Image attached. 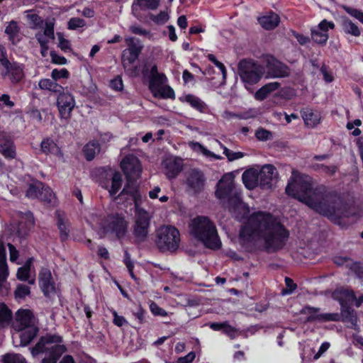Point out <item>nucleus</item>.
<instances>
[{
	"label": "nucleus",
	"mask_w": 363,
	"mask_h": 363,
	"mask_svg": "<svg viewBox=\"0 0 363 363\" xmlns=\"http://www.w3.org/2000/svg\"><path fill=\"white\" fill-rule=\"evenodd\" d=\"M286 193L337 224H340L341 219L355 215L353 206L344 202L336 194L327 191L324 186L314 188L309 176L295 171L286 187Z\"/></svg>",
	"instance_id": "obj_1"
},
{
	"label": "nucleus",
	"mask_w": 363,
	"mask_h": 363,
	"mask_svg": "<svg viewBox=\"0 0 363 363\" xmlns=\"http://www.w3.org/2000/svg\"><path fill=\"white\" fill-rule=\"evenodd\" d=\"M289 231L280 220L269 213H252L240 232V243L247 250L262 245L269 252L281 250L286 245Z\"/></svg>",
	"instance_id": "obj_2"
},
{
	"label": "nucleus",
	"mask_w": 363,
	"mask_h": 363,
	"mask_svg": "<svg viewBox=\"0 0 363 363\" xmlns=\"http://www.w3.org/2000/svg\"><path fill=\"white\" fill-rule=\"evenodd\" d=\"M190 233L197 240L211 250H218L221 247V241L214 223L206 216L194 218L189 225Z\"/></svg>",
	"instance_id": "obj_3"
},
{
	"label": "nucleus",
	"mask_w": 363,
	"mask_h": 363,
	"mask_svg": "<svg viewBox=\"0 0 363 363\" xmlns=\"http://www.w3.org/2000/svg\"><path fill=\"white\" fill-rule=\"evenodd\" d=\"M124 195H129L134 201L135 214L133 235L138 242H143L149 233L150 217L146 211L140 207L142 199L141 194L139 191L127 186L123 188L118 196L121 197Z\"/></svg>",
	"instance_id": "obj_4"
},
{
	"label": "nucleus",
	"mask_w": 363,
	"mask_h": 363,
	"mask_svg": "<svg viewBox=\"0 0 363 363\" xmlns=\"http://www.w3.org/2000/svg\"><path fill=\"white\" fill-rule=\"evenodd\" d=\"M62 338L56 334H47L42 336L35 347L30 348L33 356L40 353L49 352L48 355L42 359V363H57L59 358L64 354L67 348L62 345Z\"/></svg>",
	"instance_id": "obj_5"
},
{
	"label": "nucleus",
	"mask_w": 363,
	"mask_h": 363,
	"mask_svg": "<svg viewBox=\"0 0 363 363\" xmlns=\"http://www.w3.org/2000/svg\"><path fill=\"white\" fill-rule=\"evenodd\" d=\"M216 196L219 199H228L229 206H239L241 203V193L235 184L231 174H225L217 184ZM231 206H230V209Z\"/></svg>",
	"instance_id": "obj_6"
},
{
	"label": "nucleus",
	"mask_w": 363,
	"mask_h": 363,
	"mask_svg": "<svg viewBox=\"0 0 363 363\" xmlns=\"http://www.w3.org/2000/svg\"><path fill=\"white\" fill-rule=\"evenodd\" d=\"M263 72L262 67L252 60L244 59L238 65V73L247 89L259 81Z\"/></svg>",
	"instance_id": "obj_7"
},
{
	"label": "nucleus",
	"mask_w": 363,
	"mask_h": 363,
	"mask_svg": "<svg viewBox=\"0 0 363 363\" xmlns=\"http://www.w3.org/2000/svg\"><path fill=\"white\" fill-rule=\"evenodd\" d=\"M128 228V223L122 213H112L106 217L103 223L105 233L116 236L118 239L123 238Z\"/></svg>",
	"instance_id": "obj_8"
},
{
	"label": "nucleus",
	"mask_w": 363,
	"mask_h": 363,
	"mask_svg": "<svg viewBox=\"0 0 363 363\" xmlns=\"http://www.w3.org/2000/svg\"><path fill=\"white\" fill-rule=\"evenodd\" d=\"M121 166L128 181L124 187L129 186L130 188L138 191L132 184L133 182L140 177L142 172V166L138 158L134 155H129L123 159Z\"/></svg>",
	"instance_id": "obj_9"
},
{
	"label": "nucleus",
	"mask_w": 363,
	"mask_h": 363,
	"mask_svg": "<svg viewBox=\"0 0 363 363\" xmlns=\"http://www.w3.org/2000/svg\"><path fill=\"white\" fill-rule=\"evenodd\" d=\"M180 236L179 230L174 226L160 227V251L174 252L179 246Z\"/></svg>",
	"instance_id": "obj_10"
},
{
	"label": "nucleus",
	"mask_w": 363,
	"mask_h": 363,
	"mask_svg": "<svg viewBox=\"0 0 363 363\" xmlns=\"http://www.w3.org/2000/svg\"><path fill=\"white\" fill-rule=\"evenodd\" d=\"M143 75L145 79L148 82L149 89L153 96H159V74L157 65L151 62H146L143 69Z\"/></svg>",
	"instance_id": "obj_11"
},
{
	"label": "nucleus",
	"mask_w": 363,
	"mask_h": 363,
	"mask_svg": "<svg viewBox=\"0 0 363 363\" xmlns=\"http://www.w3.org/2000/svg\"><path fill=\"white\" fill-rule=\"evenodd\" d=\"M259 186L264 190L271 189L277 182L278 172L272 164H265L258 172Z\"/></svg>",
	"instance_id": "obj_12"
},
{
	"label": "nucleus",
	"mask_w": 363,
	"mask_h": 363,
	"mask_svg": "<svg viewBox=\"0 0 363 363\" xmlns=\"http://www.w3.org/2000/svg\"><path fill=\"white\" fill-rule=\"evenodd\" d=\"M57 104L61 118H68L75 106L74 96L69 92L63 91L59 93Z\"/></svg>",
	"instance_id": "obj_13"
},
{
	"label": "nucleus",
	"mask_w": 363,
	"mask_h": 363,
	"mask_svg": "<svg viewBox=\"0 0 363 363\" xmlns=\"http://www.w3.org/2000/svg\"><path fill=\"white\" fill-rule=\"evenodd\" d=\"M320 308L306 306L301 311L302 314L306 315V322L313 321H336L338 320V315L336 313H319Z\"/></svg>",
	"instance_id": "obj_14"
},
{
	"label": "nucleus",
	"mask_w": 363,
	"mask_h": 363,
	"mask_svg": "<svg viewBox=\"0 0 363 363\" xmlns=\"http://www.w3.org/2000/svg\"><path fill=\"white\" fill-rule=\"evenodd\" d=\"M267 77L281 78L289 75V67L273 57L267 59Z\"/></svg>",
	"instance_id": "obj_15"
},
{
	"label": "nucleus",
	"mask_w": 363,
	"mask_h": 363,
	"mask_svg": "<svg viewBox=\"0 0 363 363\" xmlns=\"http://www.w3.org/2000/svg\"><path fill=\"white\" fill-rule=\"evenodd\" d=\"M3 67L4 70L1 72V76L3 78H8L11 84H16L23 78V67L17 62H9L7 65Z\"/></svg>",
	"instance_id": "obj_16"
},
{
	"label": "nucleus",
	"mask_w": 363,
	"mask_h": 363,
	"mask_svg": "<svg viewBox=\"0 0 363 363\" xmlns=\"http://www.w3.org/2000/svg\"><path fill=\"white\" fill-rule=\"evenodd\" d=\"M31 326H36L32 312L29 310H18L16 314L14 328L21 330Z\"/></svg>",
	"instance_id": "obj_17"
},
{
	"label": "nucleus",
	"mask_w": 363,
	"mask_h": 363,
	"mask_svg": "<svg viewBox=\"0 0 363 363\" xmlns=\"http://www.w3.org/2000/svg\"><path fill=\"white\" fill-rule=\"evenodd\" d=\"M165 174L169 179L174 178L182 169L183 163L181 158L175 157H167L164 161Z\"/></svg>",
	"instance_id": "obj_18"
},
{
	"label": "nucleus",
	"mask_w": 363,
	"mask_h": 363,
	"mask_svg": "<svg viewBox=\"0 0 363 363\" xmlns=\"http://www.w3.org/2000/svg\"><path fill=\"white\" fill-rule=\"evenodd\" d=\"M39 284L45 296L54 291L55 286L51 272L49 269L46 268L41 269L39 273Z\"/></svg>",
	"instance_id": "obj_19"
},
{
	"label": "nucleus",
	"mask_w": 363,
	"mask_h": 363,
	"mask_svg": "<svg viewBox=\"0 0 363 363\" xmlns=\"http://www.w3.org/2000/svg\"><path fill=\"white\" fill-rule=\"evenodd\" d=\"M187 185L195 193L201 191L204 185L203 174L199 170L192 169L187 177Z\"/></svg>",
	"instance_id": "obj_20"
},
{
	"label": "nucleus",
	"mask_w": 363,
	"mask_h": 363,
	"mask_svg": "<svg viewBox=\"0 0 363 363\" xmlns=\"http://www.w3.org/2000/svg\"><path fill=\"white\" fill-rule=\"evenodd\" d=\"M0 152L8 159H13L16 157L13 143L4 134H0Z\"/></svg>",
	"instance_id": "obj_21"
},
{
	"label": "nucleus",
	"mask_w": 363,
	"mask_h": 363,
	"mask_svg": "<svg viewBox=\"0 0 363 363\" xmlns=\"http://www.w3.org/2000/svg\"><path fill=\"white\" fill-rule=\"evenodd\" d=\"M159 5V0H135L132 5V11L138 16L140 10H155Z\"/></svg>",
	"instance_id": "obj_22"
},
{
	"label": "nucleus",
	"mask_w": 363,
	"mask_h": 363,
	"mask_svg": "<svg viewBox=\"0 0 363 363\" xmlns=\"http://www.w3.org/2000/svg\"><path fill=\"white\" fill-rule=\"evenodd\" d=\"M258 172L255 169H247L242 175L243 184L248 189H253L259 186Z\"/></svg>",
	"instance_id": "obj_23"
},
{
	"label": "nucleus",
	"mask_w": 363,
	"mask_h": 363,
	"mask_svg": "<svg viewBox=\"0 0 363 363\" xmlns=\"http://www.w3.org/2000/svg\"><path fill=\"white\" fill-rule=\"evenodd\" d=\"M333 296L334 298L339 301L341 306L347 305V302H352L356 300V296L354 291L345 289H336L333 292Z\"/></svg>",
	"instance_id": "obj_24"
},
{
	"label": "nucleus",
	"mask_w": 363,
	"mask_h": 363,
	"mask_svg": "<svg viewBox=\"0 0 363 363\" xmlns=\"http://www.w3.org/2000/svg\"><path fill=\"white\" fill-rule=\"evenodd\" d=\"M18 331L20 333V345L26 346L36 337L38 333V328L37 326H31Z\"/></svg>",
	"instance_id": "obj_25"
},
{
	"label": "nucleus",
	"mask_w": 363,
	"mask_h": 363,
	"mask_svg": "<svg viewBox=\"0 0 363 363\" xmlns=\"http://www.w3.org/2000/svg\"><path fill=\"white\" fill-rule=\"evenodd\" d=\"M258 21L264 29L273 30L279 25L280 18L277 13L270 12L267 15L260 17Z\"/></svg>",
	"instance_id": "obj_26"
},
{
	"label": "nucleus",
	"mask_w": 363,
	"mask_h": 363,
	"mask_svg": "<svg viewBox=\"0 0 363 363\" xmlns=\"http://www.w3.org/2000/svg\"><path fill=\"white\" fill-rule=\"evenodd\" d=\"M57 225L60 230V238L61 241L65 242L67 240L69 235L70 224L67 219L64 216L57 213Z\"/></svg>",
	"instance_id": "obj_27"
},
{
	"label": "nucleus",
	"mask_w": 363,
	"mask_h": 363,
	"mask_svg": "<svg viewBox=\"0 0 363 363\" xmlns=\"http://www.w3.org/2000/svg\"><path fill=\"white\" fill-rule=\"evenodd\" d=\"M341 316L342 321L350 324V327L353 328L357 325L356 312L347 305L341 306Z\"/></svg>",
	"instance_id": "obj_28"
},
{
	"label": "nucleus",
	"mask_w": 363,
	"mask_h": 363,
	"mask_svg": "<svg viewBox=\"0 0 363 363\" xmlns=\"http://www.w3.org/2000/svg\"><path fill=\"white\" fill-rule=\"evenodd\" d=\"M281 84L280 83L277 82H270L264 86H263L262 88H260L255 95V97L256 99L259 101H262L264 99L267 98V96L272 91L278 89L280 87Z\"/></svg>",
	"instance_id": "obj_29"
},
{
	"label": "nucleus",
	"mask_w": 363,
	"mask_h": 363,
	"mask_svg": "<svg viewBox=\"0 0 363 363\" xmlns=\"http://www.w3.org/2000/svg\"><path fill=\"white\" fill-rule=\"evenodd\" d=\"M8 275L6 250L3 243L0 242V286L6 280Z\"/></svg>",
	"instance_id": "obj_30"
},
{
	"label": "nucleus",
	"mask_w": 363,
	"mask_h": 363,
	"mask_svg": "<svg viewBox=\"0 0 363 363\" xmlns=\"http://www.w3.org/2000/svg\"><path fill=\"white\" fill-rule=\"evenodd\" d=\"M302 118L305 123L310 127L315 126L320 120L319 113L310 108H305L302 111Z\"/></svg>",
	"instance_id": "obj_31"
},
{
	"label": "nucleus",
	"mask_w": 363,
	"mask_h": 363,
	"mask_svg": "<svg viewBox=\"0 0 363 363\" xmlns=\"http://www.w3.org/2000/svg\"><path fill=\"white\" fill-rule=\"evenodd\" d=\"M40 89L48 90L55 93H60L64 88L58 84L53 79H42L38 82Z\"/></svg>",
	"instance_id": "obj_32"
},
{
	"label": "nucleus",
	"mask_w": 363,
	"mask_h": 363,
	"mask_svg": "<svg viewBox=\"0 0 363 363\" xmlns=\"http://www.w3.org/2000/svg\"><path fill=\"white\" fill-rule=\"evenodd\" d=\"M101 147L98 141L88 143L83 149L84 157L88 161H91L96 155L100 152Z\"/></svg>",
	"instance_id": "obj_33"
},
{
	"label": "nucleus",
	"mask_w": 363,
	"mask_h": 363,
	"mask_svg": "<svg viewBox=\"0 0 363 363\" xmlns=\"http://www.w3.org/2000/svg\"><path fill=\"white\" fill-rule=\"evenodd\" d=\"M41 151L48 154H58L60 153V150L54 140L50 138H46L43 140L40 143Z\"/></svg>",
	"instance_id": "obj_34"
},
{
	"label": "nucleus",
	"mask_w": 363,
	"mask_h": 363,
	"mask_svg": "<svg viewBox=\"0 0 363 363\" xmlns=\"http://www.w3.org/2000/svg\"><path fill=\"white\" fill-rule=\"evenodd\" d=\"M12 319L11 310L4 304L0 303V328L8 326Z\"/></svg>",
	"instance_id": "obj_35"
},
{
	"label": "nucleus",
	"mask_w": 363,
	"mask_h": 363,
	"mask_svg": "<svg viewBox=\"0 0 363 363\" xmlns=\"http://www.w3.org/2000/svg\"><path fill=\"white\" fill-rule=\"evenodd\" d=\"M26 216L28 219L26 228H25V223L23 221H21L18 226L17 234L19 237L26 236L28 234L30 228L34 225L35 222L33 214L31 213H28Z\"/></svg>",
	"instance_id": "obj_36"
},
{
	"label": "nucleus",
	"mask_w": 363,
	"mask_h": 363,
	"mask_svg": "<svg viewBox=\"0 0 363 363\" xmlns=\"http://www.w3.org/2000/svg\"><path fill=\"white\" fill-rule=\"evenodd\" d=\"M37 199L45 203L50 204L55 199V195L49 186H45L43 184V188L40 189Z\"/></svg>",
	"instance_id": "obj_37"
},
{
	"label": "nucleus",
	"mask_w": 363,
	"mask_h": 363,
	"mask_svg": "<svg viewBox=\"0 0 363 363\" xmlns=\"http://www.w3.org/2000/svg\"><path fill=\"white\" fill-rule=\"evenodd\" d=\"M122 175L118 172H115L111 178V186L108 191L111 196L115 195L122 186Z\"/></svg>",
	"instance_id": "obj_38"
},
{
	"label": "nucleus",
	"mask_w": 363,
	"mask_h": 363,
	"mask_svg": "<svg viewBox=\"0 0 363 363\" xmlns=\"http://www.w3.org/2000/svg\"><path fill=\"white\" fill-rule=\"evenodd\" d=\"M139 55L137 53H134V52H130L127 49L124 50L122 52V64L125 69H127L131 65H133L136 60L138 58Z\"/></svg>",
	"instance_id": "obj_39"
},
{
	"label": "nucleus",
	"mask_w": 363,
	"mask_h": 363,
	"mask_svg": "<svg viewBox=\"0 0 363 363\" xmlns=\"http://www.w3.org/2000/svg\"><path fill=\"white\" fill-rule=\"evenodd\" d=\"M125 42L128 45V50L134 52V53H137V55H140L143 45L139 39L136 38H128L125 39Z\"/></svg>",
	"instance_id": "obj_40"
},
{
	"label": "nucleus",
	"mask_w": 363,
	"mask_h": 363,
	"mask_svg": "<svg viewBox=\"0 0 363 363\" xmlns=\"http://www.w3.org/2000/svg\"><path fill=\"white\" fill-rule=\"evenodd\" d=\"M185 101L201 112L203 111L206 108L205 104L199 97L192 94L185 96Z\"/></svg>",
	"instance_id": "obj_41"
},
{
	"label": "nucleus",
	"mask_w": 363,
	"mask_h": 363,
	"mask_svg": "<svg viewBox=\"0 0 363 363\" xmlns=\"http://www.w3.org/2000/svg\"><path fill=\"white\" fill-rule=\"evenodd\" d=\"M342 28L344 31L347 33H350L354 36H359L360 35V30L357 26L348 18L343 19Z\"/></svg>",
	"instance_id": "obj_42"
},
{
	"label": "nucleus",
	"mask_w": 363,
	"mask_h": 363,
	"mask_svg": "<svg viewBox=\"0 0 363 363\" xmlns=\"http://www.w3.org/2000/svg\"><path fill=\"white\" fill-rule=\"evenodd\" d=\"M311 38L315 43L324 45L328 39V35L325 31L315 28L311 29Z\"/></svg>",
	"instance_id": "obj_43"
},
{
	"label": "nucleus",
	"mask_w": 363,
	"mask_h": 363,
	"mask_svg": "<svg viewBox=\"0 0 363 363\" xmlns=\"http://www.w3.org/2000/svg\"><path fill=\"white\" fill-rule=\"evenodd\" d=\"M42 188L43 184L41 182H38L33 184H30L28 189L26 190V197L31 199H37Z\"/></svg>",
	"instance_id": "obj_44"
},
{
	"label": "nucleus",
	"mask_w": 363,
	"mask_h": 363,
	"mask_svg": "<svg viewBox=\"0 0 363 363\" xmlns=\"http://www.w3.org/2000/svg\"><path fill=\"white\" fill-rule=\"evenodd\" d=\"M32 259H29L26 264L20 267L17 272V278L21 281H26L29 278Z\"/></svg>",
	"instance_id": "obj_45"
},
{
	"label": "nucleus",
	"mask_w": 363,
	"mask_h": 363,
	"mask_svg": "<svg viewBox=\"0 0 363 363\" xmlns=\"http://www.w3.org/2000/svg\"><path fill=\"white\" fill-rule=\"evenodd\" d=\"M20 28L15 21L9 22L5 28V33L8 35L9 40H14L16 36L18 34Z\"/></svg>",
	"instance_id": "obj_46"
},
{
	"label": "nucleus",
	"mask_w": 363,
	"mask_h": 363,
	"mask_svg": "<svg viewBox=\"0 0 363 363\" xmlns=\"http://www.w3.org/2000/svg\"><path fill=\"white\" fill-rule=\"evenodd\" d=\"M216 143H217L223 149V153L227 157L228 160L229 161H234L238 159H240L244 157V153L242 152H233L230 150L226 147L223 146L222 143H220L218 140H216Z\"/></svg>",
	"instance_id": "obj_47"
},
{
	"label": "nucleus",
	"mask_w": 363,
	"mask_h": 363,
	"mask_svg": "<svg viewBox=\"0 0 363 363\" xmlns=\"http://www.w3.org/2000/svg\"><path fill=\"white\" fill-rule=\"evenodd\" d=\"M4 363H27L26 359L19 354L9 353L3 356Z\"/></svg>",
	"instance_id": "obj_48"
},
{
	"label": "nucleus",
	"mask_w": 363,
	"mask_h": 363,
	"mask_svg": "<svg viewBox=\"0 0 363 363\" xmlns=\"http://www.w3.org/2000/svg\"><path fill=\"white\" fill-rule=\"evenodd\" d=\"M30 293L29 286L23 284H19L15 291V297L17 299L24 298Z\"/></svg>",
	"instance_id": "obj_49"
},
{
	"label": "nucleus",
	"mask_w": 363,
	"mask_h": 363,
	"mask_svg": "<svg viewBox=\"0 0 363 363\" xmlns=\"http://www.w3.org/2000/svg\"><path fill=\"white\" fill-rule=\"evenodd\" d=\"M69 76V73L65 68H62L60 70L54 69L51 72V77L55 82L60 79H67Z\"/></svg>",
	"instance_id": "obj_50"
},
{
	"label": "nucleus",
	"mask_w": 363,
	"mask_h": 363,
	"mask_svg": "<svg viewBox=\"0 0 363 363\" xmlns=\"http://www.w3.org/2000/svg\"><path fill=\"white\" fill-rule=\"evenodd\" d=\"M54 26V19H52V21H47L45 23V28L43 31V34L45 35V36L52 40L55 39Z\"/></svg>",
	"instance_id": "obj_51"
},
{
	"label": "nucleus",
	"mask_w": 363,
	"mask_h": 363,
	"mask_svg": "<svg viewBox=\"0 0 363 363\" xmlns=\"http://www.w3.org/2000/svg\"><path fill=\"white\" fill-rule=\"evenodd\" d=\"M160 98L174 99L175 94L173 89L168 85L160 86Z\"/></svg>",
	"instance_id": "obj_52"
},
{
	"label": "nucleus",
	"mask_w": 363,
	"mask_h": 363,
	"mask_svg": "<svg viewBox=\"0 0 363 363\" xmlns=\"http://www.w3.org/2000/svg\"><path fill=\"white\" fill-rule=\"evenodd\" d=\"M57 35L59 40L58 47L64 52L71 50L70 43L68 40L64 38L63 34L61 33H57Z\"/></svg>",
	"instance_id": "obj_53"
},
{
	"label": "nucleus",
	"mask_w": 363,
	"mask_h": 363,
	"mask_svg": "<svg viewBox=\"0 0 363 363\" xmlns=\"http://www.w3.org/2000/svg\"><path fill=\"white\" fill-rule=\"evenodd\" d=\"M85 21L79 18H72L68 21V28L70 30H76L77 28L84 27Z\"/></svg>",
	"instance_id": "obj_54"
},
{
	"label": "nucleus",
	"mask_w": 363,
	"mask_h": 363,
	"mask_svg": "<svg viewBox=\"0 0 363 363\" xmlns=\"http://www.w3.org/2000/svg\"><path fill=\"white\" fill-rule=\"evenodd\" d=\"M348 267L351 269L354 273L359 277H362L363 275V264L360 262H354L351 261V263H348Z\"/></svg>",
	"instance_id": "obj_55"
},
{
	"label": "nucleus",
	"mask_w": 363,
	"mask_h": 363,
	"mask_svg": "<svg viewBox=\"0 0 363 363\" xmlns=\"http://www.w3.org/2000/svg\"><path fill=\"white\" fill-rule=\"evenodd\" d=\"M208 58L210 61H211L217 67L219 68V69L222 72V75H223V79H225L226 77V69L224 66V65L219 62L218 60H216V57L212 55V54H209L208 55Z\"/></svg>",
	"instance_id": "obj_56"
},
{
	"label": "nucleus",
	"mask_w": 363,
	"mask_h": 363,
	"mask_svg": "<svg viewBox=\"0 0 363 363\" xmlns=\"http://www.w3.org/2000/svg\"><path fill=\"white\" fill-rule=\"evenodd\" d=\"M342 8L347 13L356 18L359 21H360L362 16H363V12L357 9H354L347 6H343Z\"/></svg>",
	"instance_id": "obj_57"
},
{
	"label": "nucleus",
	"mask_w": 363,
	"mask_h": 363,
	"mask_svg": "<svg viewBox=\"0 0 363 363\" xmlns=\"http://www.w3.org/2000/svg\"><path fill=\"white\" fill-rule=\"evenodd\" d=\"M124 262L129 271V273L131 276V277L134 279H136L135 274H133V264L132 263L131 260H130V254L125 250V257H124Z\"/></svg>",
	"instance_id": "obj_58"
},
{
	"label": "nucleus",
	"mask_w": 363,
	"mask_h": 363,
	"mask_svg": "<svg viewBox=\"0 0 363 363\" xmlns=\"http://www.w3.org/2000/svg\"><path fill=\"white\" fill-rule=\"evenodd\" d=\"M111 87L116 91H121L123 88V80L119 76L112 79L110 82Z\"/></svg>",
	"instance_id": "obj_59"
},
{
	"label": "nucleus",
	"mask_w": 363,
	"mask_h": 363,
	"mask_svg": "<svg viewBox=\"0 0 363 363\" xmlns=\"http://www.w3.org/2000/svg\"><path fill=\"white\" fill-rule=\"evenodd\" d=\"M351 261L352 259L347 257V256H344V257H342V256H337V257H335L334 259H333V262L335 264H337V266H343V265H345L346 267H348V263H351Z\"/></svg>",
	"instance_id": "obj_60"
},
{
	"label": "nucleus",
	"mask_w": 363,
	"mask_h": 363,
	"mask_svg": "<svg viewBox=\"0 0 363 363\" xmlns=\"http://www.w3.org/2000/svg\"><path fill=\"white\" fill-rule=\"evenodd\" d=\"M50 57L52 62L55 64L65 65L67 63V59L65 57L60 56L55 51L50 52Z\"/></svg>",
	"instance_id": "obj_61"
},
{
	"label": "nucleus",
	"mask_w": 363,
	"mask_h": 363,
	"mask_svg": "<svg viewBox=\"0 0 363 363\" xmlns=\"http://www.w3.org/2000/svg\"><path fill=\"white\" fill-rule=\"evenodd\" d=\"M271 135V133L265 129H258L255 133L256 138L259 140H267Z\"/></svg>",
	"instance_id": "obj_62"
},
{
	"label": "nucleus",
	"mask_w": 363,
	"mask_h": 363,
	"mask_svg": "<svg viewBox=\"0 0 363 363\" xmlns=\"http://www.w3.org/2000/svg\"><path fill=\"white\" fill-rule=\"evenodd\" d=\"M285 284L287 286V289L283 291V294H291L297 287L296 284L294 283V281L289 278H285Z\"/></svg>",
	"instance_id": "obj_63"
},
{
	"label": "nucleus",
	"mask_w": 363,
	"mask_h": 363,
	"mask_svg": "<svg viewBox=\"0 0 363 363\" xmlns=\"http://www.w3.org/2000/svg\"><path fill=\"white\" fill-rule=\"evenodd\" d=\"M195 353L191 352L186 356L179 357L177 360V363H191L195 359Z\"/></svg>",
	"instance_id": "obj_64"
}]
</instances>
